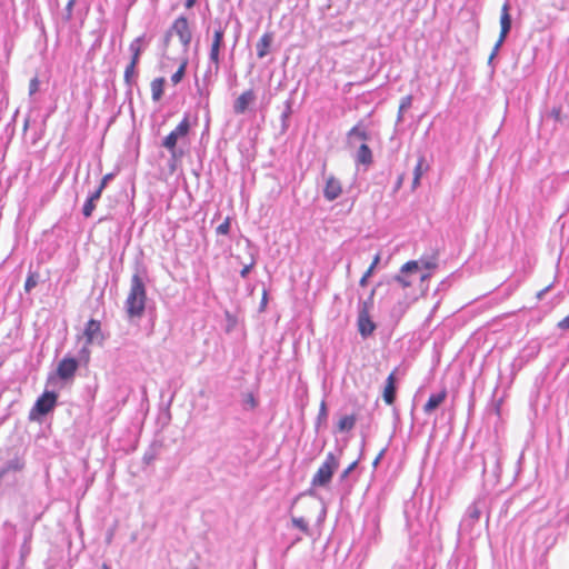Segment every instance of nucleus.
I'll use <instances>...</instances> for the list:
<instances>
[{"mask_svg":"<svg viewBox=\"0 0 569 569\" xmlns=\"http://www.w3.org/2000/svg\"><path fill=\"white\" fill-rule=\"evenodd\" d=\"M146 270L137 268L131 277L130 290L124 301V310L128 319H140L146 310L147 290H146Z\"/></svg>","mask_w":569,"mask_h":569,"instance_id":"f257e3e1","label":"nucleus"},{"mask_svg":"<svg viewBox=\"0 0 569 569\" xmlns=\"http://www.w3.org/2000/svg\"><path fill=\"white\" fill-rule=\"evenodd\" d=\"M190 131L189 117L184 116L179 124L162 140L161 147L167 149L171 156V159L177 160L183 156V151L179 150L177 144L178 140L186 138Z\"/></svg>","mask_w":569,"mask_h":569,"instance_id":"f03ea898","label":"nucleus"},{"mask_svg":"<svg viewBox=\"0 0 569 569\" xmlns=\"http://www.w3.org/2000/svg\"><path fill=\"white\" fill-rule=\"evenodd\" d=\"M339 468V459L333 452H328L325 461L311 479L312 487H327Z\"/></svg>","mask_w":569,"mask_h":569,"instance_id":"7ed1b4c3","label":"nucleus"},{"mask_svg":"<svg viewBox=\"0 0 569 569\" xmlns=\"http://www.w3.org/2000/svg\"><path fill=\"white\" fill-rule=\"evenodd\" d=\"M58 395L54 391H44L29 411L30 421H39L42 417L53 411L57 406Z\"/></svg>","mask_w":569,"mask_h":569,"instance_id":"20e7f679","label":"nucleus"},{"mask_svg":"<svg viewBox=\"0 0 569 569\" xmlns=\"http://www.w3.org/2000/svg\"><path fill=\"white\" fill-rule=\"evenodd\" d=\"M79 368V360L74 357H64L57 366V370L48 377V383H53L56 379L64 383L72 382Z\"/></svg>","mask_w":569,"mask_h":569,"instance_id":"39448f33","label":"nucleus"},{"mask_svg":"<svg viewBox=\"0 0 569 569\" xmlns=\"http://www.w3.org/2000/svg\"><path fill=\"white\" fill-rule=\"evenodd\" d=\"M224 28L220 24L213 32V39L209 51V61L214 66V73L220 70V50L224 46Z\"/></svg>","mask_w":569,"mask_h":569,"instance_id":"423d86ee","label":"nucleus"},{"mask_svg":"<svg viewBox=\"0 0 569 569\" xmlns=\"http://www.w3.org/2000/svg\"><path fill=\"white\" fill-rule=\"evenodd\" d=\"M480 499L475 500L466 510V513L460 521L459 531L469 533L473 529V526L479 521L481 516Z\"/></svg>","mask_w":569,"mask_h":569,"instance_id":"0eeeda50","label":"nucleus"},{"mask_svg":"<svg viewBox=\"0 0 569 569\" xmlns=\"http://www.w3.org/2000/svg\"><path fill=\"white\" fill-rule=\"evenodd\" d=\"M169 30H172V33L179 37L184 51H187L192 40V32L189 28L188 19L184 16L178 17Z\"/></svg>","mask_w":569,"mask_h":569,"instance_id":"6e6552de","label":"nucleus"},{"mask_svg":"<svg viewBox=\"0 0 569 569\" xmlns=\"http://www.w3.org/2000/svg\"><path fill=\"white\" fill-rule=\"evenodd\" d=\"M419 270L418 261L410 260L406 262L401 268L398 274L393 276L391 280L388 282L389 284L398 283L402 288H408L412 284L410 280L411 274L416 273Z\"/></svg>","mask_w":569,"mask_h":569,"instance_id":"1a4fd4ad","label":"nucleus"},{"mask_svg":"<svg viewBox=\"0 0 569 569\" xmlns=\"http://www.w3.org/2000/svg\"><path fill=\"white\" fill-rule=\"evenodd\" d=\"M83 336L86 338V345H99L102 346L106 337L101 330V323L99 320L90 319L84 327Z\"/></svg>","mask_w":569,"mask_h":569,"instance_id":"9d476101","label":"nucleus"},{"mask_svg":"<svg viewBox=\"0 0 569 569\" xmlns=\"http://www.w3.org/2000/svg\"><path fill=\"white\" fill-rule=\"evenodd\" d=\"M370 139V133L368 132L366 126L362 121H359L356 126H353L347 132V144L351 148L355 147L357 141H367Z\"/></svg>","mask_w":569,"mask_h":569,"instance_id":"9b49d317","label":"nucleus"},{"mask_svg":"<svg viewBox=\"0 0 569 569\" xmlns=\"http://www.w3.org/2000/svg\"><path fill=\"white\" fill-rule=\"evenodd\" d=\"M342 193L340 181L335 176H329L323 188V197L328 201H333Z\"/></svg>","mask_w":569,"mask_h":569,"instance_id":"f8f14e48","label":"nucleus"},{"mask_svg":"<svg viewBox=\"0 0 569 569\" xmlns=\"http://www.w3.org/2000/svg\"><path fill=\"white\" fill-rule=\"evenodd\" d=\"M357 326L358 331L363 339L370 337L377 328V325L371 320L370 315L366 312L358 313Z\"/></svg>","mask_w":569,"mask_h":569,"instance_id":"ddd939ff","label":"nucleus"},{"mask_svg":"<svg viewBox=\"0 0 569 569\" xmlns=\"http://www.w3.org/2000/svg\"><path fill=\"white\" fill-rule=\"evenodd\" d=\"M256 100V94L252 89L242 92L233 102V112L236 114H243L248 110L250 103Z\"/></svg>","mask_w":569,"mask_h":569,"instance_id":"4468645a","label":"nucleus"},{"mask_svg":"<svg viewBox=\"0 0 569 569\" xmlns=\"http://www.w3.org/2000/svg\"><path fill=\"white\" fill-rule=\"evenodd\" d=\"M396 370H393L386 379L382 392L385 402L389 406L393 405L397 398Z\"/></svg>","mask_w":569,"mask_h":569,"instance_id":"2eb2a0df","label":"nucleus"},{"mask_svg":"<svg viewBox=\"0 0 569 569\" xmlns=\"http://www.w3.org/2000/svg\"><path fill=\"white\" fill-rule=\"evenodd\" d=\"M509 10H510V4L508 1H506L501 8V16H500V34L499 36H502V39H507V37L511 30V26H512V19L509 13Z\"/></svg>","mask_w":569,"mask_h":569,"instance_id":"dca6fc26","label":"nucleus"},{"mask_svg":"<svg viewBox=\"0 0 569 569\" xmlns=\"http://www.w3.org/2000/svg\"><path fill=\"white\" fill-rule=\"evenodd\" d=\"M274 34L271 31L264 32L256 44L257 57L263 59L268 53L273 42Z\"/></svg>","mask_w":569,"mask_h":569,"instance_id":"f3484780","label":"nucleus"},{"mask_svg":"<svg viewBox=\"0 0 569 569\" xmlns=\"http://www.w3.org/2000/svg\"><path fill=\"white\" fill-rule=\"evenodd\" d=\"M447 395L446 388L437 393L430 395L428 401L423 406V412L426 415L432 413L446 400Z\"/></svg>","mask_w":569,"mask_h":569,"instance_id":"a211bd4d","label":"nucleus"},{"mask_svg":"<svg viewBox=\"0 0 569 569\" xmlns=\"http://www.w3.org/2000/svg\"><path fill=\"white\" fill-rule=\"evenodd\" d=\"M137 66L138 64H136V63H130L129 62L128 66L124 69L123 80H124V84L127 86L126 94L130 99H131V96H132V87L136 83V79L138 77Z\"/></svg>","mask_w":569,"mask_h":569,"instance_id":"6ab92c4d","label":"nucleus"},{"mask_svg":"<svg viewBox=\"0 0 569 569\" xmlns=\"http://www.w3.org/2000/svg\"><path fill=\"white\" fill-rule=\"evenodd\" d=\"M357 164L370 166L373 162L372 151L367 143H361L355 154Z\"/></svg>","mask_w":569,"mask_h":569,"instance_id":"aec40b11","label":"nucleus"},{"mask_svg":"<svg viewBox=\"0 0 569 569\" xmlns=\"http://www.w3.org/2000/svg\"><path fill=\"white\" fill-rule=\"evenodd\" d=\"M293 100L292 98H289L284 101V108L280 116V123H281V132L284 133L290 127L289 119L291 114L293 113Z\"/></svg>","mask_w":569,"mask_h":569,"instance_id":"412c9836","label":"nucleus"},{"mask_svg":"<svg viewBox=\"0 0 569 569\" xmlns=\"http://www.w3.org/2000/svg\"><path fill=\"white\" fill-rule=\"evenodd\" d=\"M23 468L24 461L19 457H14L0 467L1 477L3 478L10 471H21Z\"/></svg>","mask_w":569,"mask_h":569,"instance_id":"4be33fe9","label":"nucleus"},{"mask_svg":"<svg viewBox=\"0 0 569 569\" xmlns=\"http://www.w3.org/2000/svg\"><path fill=\"white\" fill-rule=\"evenodd\" d=\"M101 198V192L100 190H94L93 192H91L88 197V199L86 200L83 207H82V214L86 217V218H89L91 217L93 210L96 209V203L97 201Z\"/></svg>","mask_w":569,"mask_h":569,"instance_id":"5701e85b","label":"nucleus"},{"mask_svg":"<svg viewBox=\"0 0 569 569\" xmlns=\"http://www.w3.org/2000/svg\"><path fill=\"white\" fill-rule=\"evenodd\" d=\"M144 40V36H140L136 38L129 46V50L131 52L130 63L139 64L140 56L143 51L141 43Z\"/></svg>","mask_w":569,"mask_h":569,"instance_id":"b1692460","label":"nucleus"},{"mask_svg":"<svg viewBox=\"0 0 569 569\" xmlns=\"http://www.w3.org/2000/svg\"><path fill=\"white\" fill-rule=\"evenodd\" d=\"M166 79L160 77L156 78L151 82V96L153 101H159L163 96Z\"/></svg>","mask_w":569,"mask_h":569,"instance_id":"393cba45","label":"nucleus"},{"mask_svg":"<svg viewBox=\"0 0 569 569\" xmlns=\"http://www.w3.org/2000/svg\"><path fill=\"white\" fill-rule=\"evenodd\" d=\"M428 169V166L425 164V157L420 156L418 162L413 170V179H412V188L416 189L420 184V179L423 174V171Z\"/></svg>","mask_w":569,"mask_h":569,"instance_id":"a878e982","label":"nucleus"},{"mask_svg":"<svg viewBox=\"0 0 569 569\" xmlns=\"http://www.w3.org/2000/svg\"><path fill=\"white\" fill-rule=\"evenodd\" d=\"M327 420H328V408H327V402L323 399L320 403L319 412H318L316 423H315L317 432L319 431L321 426H325L327 423Z\"/></svg>","mask_w":569,"mask_h":569,"instance_id":"bb28decb","label":"nucleus"},{"mask_svg":"<svg viewBox=\"0 0 569 569\" xmlns=\"http://www.w3.org/2000/svg\"><path fill=\"white\" fill-rule=\"evenodd\" d=\"M375 293H376V289L373 288L370 291V293L366 300L359 301L358 313L366 312V313L370 315V311L373 308Z\"/></svg>","mask_w":569,"mask_h":569,"instance_id":"cd10ccee","label":"nucleus"},{"mask_svg":"<svg viewBox=\"0 0 569 569\" xmlns=\"http://www.w3.org/2000/svg\"><path fill=\"white\" fill-rule=\"evenodd\" d=\"M356 421L357 419L355 415L345 416L338 421V430L340 432L350 431L355 428Z\"/></svg>","mask_w":569,"mask_h":569,"instance_id":"c85d7f7f","label":"nucleus"},{"mask_svg":"<svg viewBox=\"0 0 569 569\" xmlns=\"http://www.w3.org/2000/svg\"><path fill=\"white\" fill-rule=\"evenodd\" d=\"M258 403L259 402L252 392H248V393L243 395V397H242L243 410H246V411L254 410L258 407Z\"/></svg>","mask_w":569,"mask_h":569,"instance_id":"c756f323","label":"nucleus"},{"mask_svg":"<svg viewBox=\"0 0 569 569\" xmlns=\"http://www.w3.org/2000/svg\"><path fill=\"white\" fill-rule=\"evenodd\" d=\"M38 282H39V274L37 272H33L30 270L28 272V276H27V279L24 282V291L27 293H30L32 291V289L37 287Z\"/></svg>","mask_w":569,"mask_h":569,"instance_id":"7c9ffc66","label":"nucleus"},{"mask_svg":"<svg viewBox=\"0 0 569 569\" xmlns=\"http://www.w3.org/2000/svg\"><path fill=\"white\" fill-rule=\"evenodd\" d=\"M292 526L301 530L305 535L310 536V529L308 522L302 517H292Z\"/></svg>","mask_w":569,"mask_h":569,"instance_id":"2f4dec72","label":"nucleus"},{"mask_svg":"<svg viewBox=\"0 0 569 569\" xmlns=\"http://www.w3.org/2000/svg\"><path fill=\"white\" fill-rule=\"evenodd\" d=\"M408 307H409L408 302L398 301L391 310V316L393 318L400 319L406 313Z\"/></svg>","mask_w":569,"mask_h":569,"instance_id":"473e14b6","label":"nucleus"},{"mask_svg":"<svg viewBox=\"0 0 569 569\" xmlns=\"http://www.w3.org/2000/svg\"><path fill=\"white\" fill-rule=\"evenodd\" d=\"M186 68H187V61H183L180 64V67L178 68V70L171 76V81L173 84H178L181 82V80L183 79L184 73H186Z\"/></svg>","mask_w":569,"mask_h":569,"instance_id":"72a5a7b5","label":"nucleus"},{"mask_svg":"<svg viewBox=\"0 0 569 569\" xmlns=\"http://www.w3.org/2000/svg\"><path fill=\"white\" fill-rule=\"evenodd\" d=\"M76 1L77 0H69L66 8H64V11L62 13V20L64 22H70L71 19H72V12H73V6L76 4Z\"/></svg>","mask_w":569,"mask_h":569,"instance_id":"f704fd0d","label":"nucleus"},{"mask_svg":"<svg viewBox=\"0 0 569 569\" xmlns=\"http://www.w3.org/2000/svg\"><path fill=\"white\" fill-rule=\"evenodd\" d=\"M548 117L552 118L556 122H560V123L563 122V120H565V117L561 112L560 106L552 107V109L548 113Z\"/></svg>","mask_w":569,"mask_h":569,"instance_id":"c9c22d12","label":"nucleus"},{"mask_svg":"<svg viewBox=\"0 0 569 569\" xmlns=\"http://www.w3.org/2000/svg\"><path fill=\"white\" fill-rule=\"evenodd\" d=\"M156 457H157V449L154 447H150L143 455L142 457V461L146 463V465H151L154 460H156Z\"/></svg>","mask_w":569,"mask_h":569,"instance_id":"e433bc0d","label":"nucleus"},{"mask_svg":"<svg viewBox=\"0 0 569 569\" xmlns=\"http://www.w3.org/2000/svg\"><path fill=\"white\" fill-rule=\"evenodd\" d=\"M418 264H419V268H425V269H435L437 267V262L433 258H421L419 261H418Z\"/></svg>","mask_w":569,"mask_h":569,"instance_id":"4c0bfd02","label":"nucleus"},{"mask_svg":"<svg viewBox=\"0 0 569 569\" xmlns=\"http://www.w3.org/2000/svg\"><path fill=\"white\" fill-rule=\"evenodd\" d=\"M413 101V97L411 94L405 96L400 99V111H407L411 108Z\"/></svg>","mask_w":569,"mask_h":569,"instance_id":"58836bf2","label":"nucleus"},{"mask_svg":"<svg viewBox=\"0 0 569 569\" xmlns=\"http://www.w3.org/2000/svg\"><path fill=\"white\" fill-rule=\"evenodd\" d=\"M230 227H231V222H230V218H227L222 223H220L216 231L218 234H228L230 232Z\"/></svg>","mask_w":569,"mask_h":569,"instance_id":"ea45409f","label":"nucleus"},{"mask_svg":"<svg viewBox=\"0 0 569 569\" xmlns=\"http://www.w3.org/2000/svg\"><path fill=\"white\" fill-rule=\"evenodd\" d=\"M213 74H214V76H217V74L214 73V67L212 68V66L210 64V66L207 68L206 72H204V76H203V80H202V81H203V84H204V86H210V84L212 83V77H213Z\"/></svg>","mask_w":569,"mask_h":569,"instance_id":"a19ab883","label":"nucleus"},{"mask_svg":"<svg viewBox=\"0 0 569 569\" xmlns=\"http://www.w3.org/2000/svg\"><path fill=\"white\" fill-rule=\"evenodd\" d=\"M114 178V173H107L106 176L102 177L98 188L96 190H100V192L102 193V191L104 190V188L107 187V184L113 180Z\"/></svg>","mask_w":569,"mask_h":569,"instance_id":"79ce46f5","label":"nucleus"},{"mask_svg":"<svg viewBox=\"0 0 569 569\" xmlns=\"http://www.w3.org/2000/svg\"><path fill=\"white\" fill-rule=\"evenodd\" d=\"M358 466V460L353 461L352 463H350L340 475V481H345L349 475L357 468Z\"/></svg>","mask_w":569,"mask_h":569,"instance_id":"37998d69","label":"nucleus"},{"mask_svg":"<svg viewBox=\"0 0 569 569\" xmlns=\"http://www.w3.org/2000/svg\"><path fill=\"white\" fill-rule=\"evenodd\" d=\"M196 84H197V92L199 93V96L204 98L208 101L209 96H210V91L208 89L209 86H204V84L200 86L198 82Z\"/></svg>","mask_w":569,"mask_h":569,"instance_id":"c03bdc74","label":"nucleus"},{"mask_svg":"<svg viewBox=\"0 0 569 569\" xmlns=\"http://www.w3.org/2000/svg\"><path fill=\"white\" fill-rule=\"evenodd\" d=\"M40 81L37 77L32 78L29 83V94L32 96L39 90Z\"/></svg>","mask_w":569,"mask_h":569,"instance_id":"a18cd8bd","label":"nucleus"},{"mask_svg":"<svg viewBox=\"0 0 569 569\" xmlns=\"http://www.w3.org/2000/svg\"><path fill=\"white\" fill-rule=\"evenodd\" d=\"M89 358H90V351L88 349V345H86L84 347L81 348V350L79 351V362L80 361H84V362H88L89 361Z\"/></svg>","mask_w":569,"mask_h":569,"instance_id":"49530a36","label":"nucleus"},{"mask_svg":"<svg viewBox=\"0 0 569 569\" xmlns=\"http://www.w3.org/2000/svg\"><path fill=\"white\" fill-rule=\"evenodd\" d=\"M562 522L569 525V507L559 511L558 523L560 525Z\"/></svg>","mask_w":569,"mask_h":569,"instance_id":"de8ad7c7","label":"nucleus"},{"mask_svg":"<svg viewBox=\"0 0 569 569\" xmlns=\"http://www.w3.org/2000/svg\"><path fill=\"white\" fill-rule=\"evenodd\" d=\"M173 37V33H172V30H167L164 36H163V40H162V44H163V50H167L169 44H170V41Z\"/></svg>","mask_w":569,"mask_h":569,"instance_id":"09e8293b","label":"nucleus"},{"mask_svg":"<svg viewBox=\"0 0 569 569\" xmlns=\"http://www.w3.org/2000/svg\"><path fill=\"white\" fill-rule=\"evenodd\" d=\"M380 262V254L377 253L371 262V264L369 266L368 270L366 271V273H369V276H372L375 269L377 268L378 263Z\"/></svg>","mask_w":569,"mask_h":569,"instance_id":"8fccbe9b","label":"nucleus"},{"mask_svg":"<svg viewBox=\"0 0 569 569\" xmlns=\"http://www.w3.org/2000/svg\"><path fill=\"white\" fill-rule=\"evenodd\" d=\"M506 41V39H502V36H499L497 42L495 43L493 48H492V53L493 56H497L500 48L502 47L503 42Z\"/></svg>","mask_w":569,"mask_h":569,"instance_id":"3c124183","label":"nucleus"},{"mask_svg":"<svg viewBox=\"0 0 569 569\" xmlns=\"http://www.w3.org/2000/svg\"><path fill=\"white\" fill-rule=\"evenodd\" d=\"M557 326L561 330H568L569 329V315L566 316L562 320H560Z\"/></svg>","mask_w":569,"mask_h":569,"instance_id":"603ef678","label":"nucleus"},{"mask_svg":"<svg viewBox=\"0 0 569 569\" xmlns=\"http://www.w3.org/2000/svg\"><path fill=\"white\" fill-rule=\"evenodd\" d=\"M253 264H254V262L252 261L251 263H249V264L244 266V267L241 269V271H240V276H241L242 278H247V277H248V274L250 273V271H251V269H252Z\"/></svg>","mask_w":569,"mask_h":569,"instance_id":"864d4df0","label":"nucleus"},{"mask_svg":"<svg viewBox=\"0 0 569 569\" xmlns=\"http://www.w3.org/2000/svg\"><path fill=\"white\" fill-rule=\"evenodd\" d=\"M387 449H388L387 447L382 448V449L380 450V452L378 453V456L376 457V459L373 460L372 466H373L375 468L379 465L380 460H381V459L383 458V456L386 455Z\"/></svg>","mask_w":569,"mask_h":569,"instance_id":"5fc2aeb1","label":"nucleus"},{"mask_svg":"<svg viewBox=\"0 0 569 569\" xmlns=\"http://www.w3.org/2000/svg\"><path fill=\"white\" fill-rule=\"evenodd\" d=\"M371 276H369V273H363V276L361 277L360 281H359V284L361 287H366L368 284V279L370 278Z\"/></svg>","mask_w":569,"mask_h":569,"instance_id":"6e6d98bb","label":"nucleus"},{"mask_svg":"<svg viewBox=\"0 0 569 569\" xmlns=\"http://www.w3.org/2000/svg\"><path fill=\"white\" fill-rule=\"evenodd\" d=\"M552 284H549L547 286L546 288H543L542 290H540L538 293H537V298L538 299H542L543 296L551 289Z\"/></svg>","mask_w":569,"mask_h":569,"instance_id":"4d7b16f0","label":"nucleus"},{"mask_svg":"<svg viewBox=\"0 0 569 569\" xmlns=\"http://www.w3.org/2000/svg\"><path fill=\"white\" fill-rule=\"evenodd\" d=\"M405 112H406V111H400V108L398 109V114H397V124H399V123H402V122H403V120H405V117H403Z\"/></svg>","mask_w":569,"mask_h":569,"instance_id":"13d9d810","label":"nucleus"},{"mask_svg":"<svg viewBox=\"0 0 569 569\" xmlns=\"http://www.w3.org/2000/svg\"><path fill=\"white\" fill-rule=\"evenodd\" d=\"M196 2H197V0H186L184 6L187 9H190L196 4Z\"/></svg>","mask_w":569,"mask_h":569,"instance_id":"bf43d9fd","label":"nucleus"},{"mask_svg":"<svg viewBox=\"0 0 569 569\" xmlns=\"http://www.w3.org/2000/svg\"><path fill=\"white\" fill-rule=\"evenodd\" d=\"M497 56H493V53L491 52L490 56H489V59H488V64L489 66H492L493 67V60Z\"/></svg>","mask_w":569,"mask_h":569,"instance_id":"052dcab7","label":"nucleus"},{"mask_svg":"<svg viewBox=\"0 0 569 569\" xmlns=\"http://www.w3.org/2000/svg\"><path fill=\"white\" fill-rule=\"evenodd\" d=\"M429 278H430V273H423V274L420 276V280L421 281H426Z\"/></svg>","mask_w":569,"mask_h":569,"instance_id":"680f3d73","label":"nucleus"},{"mask_svg":"<svg viewBox=\"0 0 569 569\" xmlns=\"http://www.w3.org/2000/svg\"><path fill=\"white\" fill-rule=\"evenodd\" d=\"M402 180H403V177H402V176H400V177L398 178V181H397V184H396V188H397V189H398V188H400V186L402 184Z\"/></svg>","mask_w":569,"mask_h":569,"instance_id":"e2e57ef3","label":"nucleus"},{"mask_svg":"<svg viewBox=\"0 0 569 569\" xmlns=\"http://www.w3.org/2000/svg\"><path fill=\"white\" fill-rule=\"evenodd\" d=\"M28 127H29V118H27V119L24 120V123H23V131H27Z\"/></svg>","mask_w":569,"mask_h":569,"instance_id":"0e129e2a","label":"nucleus"},{"mask_svg":"<svg viewBox=\"0 0 569 569\" xmlns=\"http://www.w3.org/2000/svg\"><path fill=\"white\" fill-rule=\"evenodd\" d=\"M393 417H395L396 419H399V415H398V410H397V409H393Z\"/></svg>","mask_w":569,"mask_h":569,"instance_id":"69168bd1","label":"nucleus"},{"mask_svg":"<svg viewBox=\"0 0 569 569\" xmlns=\"http://www.w3.org/2000/svg\"><path fill=\"white\" fill-rule=\"evenodd\" d=\"M101 569H109V566L107 563H103Z\"/></svg>","mask_w":569,"mask_h":569,"instance_id":"338daca9","label":"nucleus"},{"mask_svg":"<svg viewBox=\"0 0 569 569\" xmlns=\"http://www.w3.org/2000/svg\"><path fill=\"white\" fill-rule=\"evenodd\" d=\"M266 296H267V295H266V292H264V293H263V298H262V303H264V302H266V299H267V297H266Z\"/></svg>","mask_w":569,"mask_h":569,"instance_id":"774afa93","label":"nucleus"}]
</instances>
